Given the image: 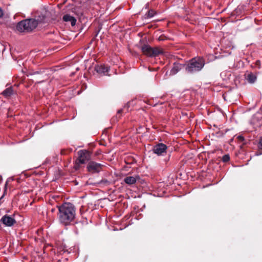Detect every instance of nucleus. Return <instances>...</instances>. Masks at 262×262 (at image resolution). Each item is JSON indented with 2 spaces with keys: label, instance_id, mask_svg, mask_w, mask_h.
Returning <instances> with one entry per match:
<instances>
[{
  "label": "nucleus",
  "instance_id": "nucleus-27",
  "mask_svg": "<svg viewBox=\"0 0 262 262\" xmlns=\"http://www.w3.org/2000/svg\"><path fill=\"white\" fill-rule=\"evenodd\" d=\"M122 112V110L121 109V110H119L118 111V112H117V113H118V114H120V113H121Z\"/></svg>",
  "mask_w": 262,
  "mask_h": 262
},
{
  "label": "nucleus",
  "instance_id": "nucleus-5",
  "mask_svg": "<svg viewBox=\"0 0 262 262\" xmlns=\"http://www.w3.org/2000/svg\"><path fill=\"white\" fill-rule=\"evenodd\" d=\"M167 146L163 143H158L152 148L154 154L158 156H163L167 153Z\"/></svg>",
  "mask_w": 262,
  "mask_h": 262
},
{
  "label": "nucleus",
  "instance_id": "nucleus-24",
  "mask_svg": "<svg viewBox=\"0 0 262 262\" xmlns=\"http://www.w3.org/2000/svg\"><path fill=\"white\" fill-rule=\"evenodd\" d=\"M3 15V12L2 9L0 8V17Z\"/></svg>",
  "mask_w": 262,
  "mask_h": 262
},
{
  "label": "nucleus",
  "instance_id": "nucleus-13",
  "mask_svg": "<svg viewBox=\"0 0 262 262\" xmlns=\"http://www.w3.org/2000/svg\"><path fill=\"white\" fill-rule=\"evenodd\" d=\"M152 48L150 47L148 45H144L142 47V51L147 56L151 57V51Z\"/></svg>",
  "mask_w": 262,
  "mask_h": 262
},
{
  "label": "nucleus",
  "instance_id": "nucleus-3",
  "mask_svg": "<svg viewBox=\"0 0 262 262\" xmlns=\"http://www.w3.org/2000/svg\"><path fill=\"white\" fill-rule=\"evenodd\" d=\"M38 20L33 19H26L18 22L16 25V29L20 32H31L36 28Z\"/></svg>",
  "mask_w": 262,
  "mask_h": 262
},
{
  "label": "nucleus",
  "instance_id": "nucleus-12",
  "mask_svg": "<svg viewBox=\"0 0 262 262\" xmlns=\"http://www.w3.org/2000/svg\"><path fill=\"white\" fill-rule=\"evenodd\" d=\"M182 68V64L178 63H174L170 71V75H173L176 74Z\"/></svg>",
  "mask_w": 262,
  "mask_h": 262
},
{
  "label": "nucleus",
  "instance_id": "nucleus-6",
  "mask_svg": "<svg viewBox=\"0 0 262 262\" xmlns=\"http://www.w3.org/2000/svg\"><path fill=\"white\" fill-rule=\"evenodd\" d=\"M103 165L94 161H90L87 165L88 171L92 173H98L102 169Z\"/></svg>",
  "mask_w": 262,
  "mask_h": 262
},
{
  "label": "nucleus",
  "instance_id": "nucleus-28",
  "mask_svg": "<svg viewBox=\"0 0 262 262\" xmlns=\"http://www.w3.org/2000/svg\"><path fill=\"white\" fill-rule=\"evenodd\" d=\"M2 181H3V179L1 177H0V184L2 183Z\"/></svg>",
  "mask_w": 262,
  "mask_h": 262
},
{
  "label": "nucleus",
  "instance_id": "nucleus-19",
  "mask_svg": "<svg viewBox=\"0 0 262 262\" xmlns=\"http://www.w3.org/2000/svg\"><path fill=\"white\" fill-rule=\"evenodd\" d=\"M46 15H47V13H46V15H42V18L39 19L38 20V21H39L40 22H45L46 21V16H47Z\"/></svg>",
  "mask_w": 262,
  "mask_h": 262
},
{
  "label": "nucleus",
  "instance_id": "nucleus-17",
  "mask_svg": "<svg viewBox=\"0 0 262 262\" xmlns=\"http://www.w3.org/2000/svg\"><path fill=\"white\" fill-rule=\"evenodd\" d=\"M155 14V12L152 10H149L147 13L145 14L144 18L145 19H148L152 17Z\"/></svg>",
  "mask_w": 262,
  "mask_h": 262
},
{
  "label": "nucleus",
  "instance_id": "nucleus-20",
  "mask_svg": "<svg viewBox=\"0 0 262 262\" xmlns=\"http://www.w3.org/2000/svg\"><path fill=\"white\" fill-rule=\"evenodd\" d=\"M109 183V181L107 180H102L100 182V184H102L106 185H108Z\"/></svg>",
  "mask_w": 262,
  "mask_h": 262
},
{
  "label": "nucleus",
  "instance_id": "nucleus-21",
  "mask_svg": "<svg viewBox=\"0 0 262 262\" xmlns=\"http://www.w3.org/2000/svg\"><path fill=\"white\" fill-rule=\"evenodd\" d=\"M237 138L241 142H243L245 140L244 137L242 135L238 136Z\"/></svg>",
  "mask_w": 262,
  "mask_h": 262
},
{
  "label": "nucleus",
  "instance_id": "nucleus-1",
  "mask_svg": "<svg viewBox=\"0 0 262 262\" xmlns=\"http://www.w3.org/2000/svg\"><path fill=\"white\" fill-rule=\"evenodd\" d=\"M59 220L64 225H69L76 216V209L74 205L70 203H64L58 207Z\"/></svg>",
  "mask_w": 262,
  "mask_h": 262
},
{
  "label": "nucleus",
  "instance_id": "nucleus-7",
  "mask_svg": "<svg viewBox=\"0 0 262 262\" xmlns=\"http://www.w3.org/2000/svg\"><path fill=\"white\" fill-rule=\"evenodd\" d=\"M1 222L5 226L11 227L16 223V221L14 217L6 214L1 218Z\"/></svg>",
  "mask_w": 262,
  "mask_h": 262
},
{
  "label": "nucleus",
  "instance_id": "nucleus-25",
  "mask_svg": "<svg viewBox=\"0 0 262 262\" xmlns=\"http://www.w3.org/2000/svg\"><path fill=\"white\" fill-rule=\"evenodd\" d=\"M3 196H4V195H2V196L0 198V205H1L2 204V199H3Z\"/></svg>",
  "mask_w": 262,
  "mask_h": 262
},
{
  "label": "nucleus",
  "instance_id": "nucleus-9",
  "mask_svg": "<svg viewBox=\"0 0 262 262\" xmlns=\"http://www.w3.org/2000/svg\"><path fill=\"white\" fill-rule=\"evenodd\" d=\"M140 179V177L139 175H136L135 176H128L124 178V182L129 185L134 184L136 183L137 180Z\"/></svg>",
  "mask_w": 262,
  "mask_h": 262
},
{
  "label": "nucleus",
  "instance_id": "nucleus-22",
  "mask_svg": "<svg viewBox=\"0 0 262 262\" xmlns=\"http://www.w3.org/2000/svg\"><path fill=\"white\" fill-rule=\"evenodd\" d=\"M40 71H36V72L30 73V75H34V74H40Z\"/></svg>",
  "mask_w": 262,
  "mask_h": 262
},
{
  "label": "nucleus",
  "instance_id": "nucleus-11",
  "mask_svg": "<svg viewBox=\"0 0 262 262\" xmlns=\"http://www.w3.org/2000/svg\"><path fill=\"white\" fill-rule=\"evenodd\" d=\"M245 76V78L249 83H254L256 80V75L253 73H247Z\"/></svg>",
  "mask_w": 262,
  "mask_h": 262
},
{
  "label": "nucleus",
  "instance_id": "nucleus-8",
  "mask_svg": "<svg viewBox=\"0 0 262 262\" xmlns=\"http://www.w3.org/2000/svg\"><path fill=\"white\" fill-rule=\"evenodd\" d=\"M95 70L101 75H108L107 73L110 71V68L104 65H97L95 66Z\"/></svg>",
  "mask_w": 262,
  "mask_h": 262
},
{
  "label": "nucleus",
  "instance_id": "nucleus-14",
  "mask_svg": "<svg viewBox=\"0 0 262 262\" xmlns=\"http://www.w3.org/2000/svg\"><path fill=\"white\" fill-rule=\"evenodd\" d=\"M163 52L162 50H160L158 48H153L151 51V57L152 56H157L159 54H163Z\"/></svg>",
  "mask_w": 262,
  "mask_h": 262
},
{
  "label": "nucleus",
  "instance_id": "nucleus-16",
  "mask_svg": "<svg viewBox=\"0 0 262 262\" xmlns=\"http://www.w3.org/2000/svg\"><path fill=\"white\" fill-rule=\"evenodd\" d=\"M258 150L255 154L256 155L258 156L262 154V137L260 138L259 143L258 144Z\"/></svg>",
  "mask_w": 262,
  "mask_h": 262
},
{
  "label": "nucleus",
  "instance_id": "nucleus-15",
  "mask_svg": "<svg viewBox=\"0 0 262 262\" xmlns=\"http://www.w3.org/2000/svg\"><path fill=\"white\" fill-rule=\"evenodd\" d=\"M13 93V90L12 88H8L5 89L2 93V94L6 97L11 96Z\"/></svg>",
  "mask_w": 262,
  "mask_h": 262
},
{
  "label": "nucleus",
  "instance_id": "nucleus-18",
  "mask_svg": "<svg viewBox=\"0 0 262 262\" xmlns=\"http://www.w3.org/2000/svg\"><path fill=\"white\" fill-rule=\"evenodd\" d=\"M230 160V156L229 154L225 155L222 157V161L224 162H227Z\"/></svg>",
  "mask_w": 262,
  "mask_h": 262
},
{
  "label": "nucleus",
  "instance_id": "nucleus-23",
  "mask_svg": "<svg viewBox=\"0 0 262 262\" xmlns=\"http://www.w3.org/2000/svg\"><path fill=\"white\" fill-rule=\"evenodd\" d=\"M8 180H7L6 183H5V191H6L7 189V185H8Z\"/></svg>",
  "mask_w": 262,
  "mask_h": 262
},
{
  "label": "nucleus",
  "instance_id": "nucleus-4",
  "mask_svg": "<svg viewBox=\"0 0 262 262\" xmlns=\"http://www.w3.org/2000/svg\"><path fill=\"white\" fill-rule=\"evenodd\" d=\"M78 157L76 161V164L78 166L85 164L90 159V152L86 150H80L78 152Z\"/></svg>",
  "mask_w": 262,
  "mask_h": 262
},
{
  "label": "nucleus",
  "instance_id": "nucleus-2",
  "mask_svg": "<svg viewBox=\"0 0 262 262\" xmlns=\"http://www.w3.org/2000/svg\"><path fill=\"white\" fill-rule=\"evenodd\" d=\"M205 65V60L203 57H194L189 60L185 65V70L189 73L200 71Z\"/></svg>",
  "mask_w": 262,
  "mask_h": 262
},
{
  "label": "nucleus",
  "instance_id": "nucleus-26",
  "mask_svg": "<svg viewBox=\"0 0 262 262\" xmlns=\"http://www.w3.org/2000/svg\"><path fill=\"white\" fill-rule=\"evenodd\" d=\"M170 156V155H169L167 159L165 160L166 162H167L169 160Z\"/></svg>",
  "mask_w": 262,
  "mask_h": 262
},
{
  "label": "nucleus",
  "instance_id": "nucleus-10",
  "mask_svg": "<svg viewBox=\"0 0 262 262\" xmlns=\"http://www.w3.org/2000/svg\"><path fill=\"white\" fill-rule=\"evenodd\" d=\"M63 20L66 22H70L72 26H74L76 23V18L70 14H66L63 16Z\"/></svg>",
  "mask_w": 262,
  "mask_h": 262
}]
</instances>
